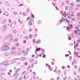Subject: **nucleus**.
<instances>
[{"label": "nucleus", "instance_id": "f257e3e1", "mask_svg": "<svg viewBox=\"0 0 80 80\" xmlns=\"http://www.w3.org/2000/svg\"><path fill=\"white\" fill-rule=\"evenodd\" d=\"M1 50L3 51H7V50H9V47L8 46H2L1 48Z\"/></svg>", "mask_w": 80, "mask_h": 80}, {"label": "nucleus", "instance_id": "f03ea898", "mask_svg": "<svg viewBox=\"0 0 80 80\" xmlns=\"http://www.w3.org/2000/svg\"><path fill=\"white\" fill-rule=\"evenodd\" d=\"M7 26L6 25H4L2 27V32H5L6 31V28H7Z\"/></svg>", "mask_w": 80, "mask_h": 80}, {"label": "nucleus", "instance_id": "7ed1b4c3", "mask_svg": "<svg viewBox=\"0 0 80 80\" xmlns=\"http://www.w3.org/2000/svg\"><path fill=\"white\" fill-rule=\"evenodd\" d=\"M10 45V43L9 42H7L3 44V46H5V47H8V46Z\"/></svg>", "mask_w": 80, "mask_h": 80}, {"label": "nucleus", "instance_id": "20e7f679", "mask_svg": "<svg viewBox=\"0 0 80 80\" xmlns=\"http://www.w3.org/2000/svg\"><path fill=\"white\" fill-rule=\"evenodd\" d=\"M22 53L23 54V55L24 56L27 55V52H25V51L23 50L22 52Z\"/></svg>", "mask_w": 80, "mask_h": 80}, {"label": "nucleus", "instance_id": "39448f33", "mask_svg": "<svg viewBox=\"0 0 80 80\" xmlns=\"http://www.w3.org/2000/svg\"><path fill=\"white\" fill-rule=\"evenodd\" d=\"M8 61H6L3 63L2 64L4 65H8Z\"/></svg>", "mask_w": 80, "mask_h": 80}, {"label": "nucleus", "instance_id": "423d86ee", "mask_svg": "<svg viewBox=\"0 0 80 80\" xmlns=\"http://www.w3.org/2000/svg\"><path fill=\"white\" fill-rule=\"evenodd\" d=\"M3 15H4V16H8V13L5 12L3 14H2Z\"/></svg>", "mask_w": 80, "mask_h": 80}, {"label": "nucleus", "instance_id": "0eeeda50", "mask_svg": "<svg viewBox=\"0 0 80 80\" xmlns=\"http://www.w3.org/2000/svg\"><path fill=\"white\" fill-rule=\"evenodd\" d=\"M20 52H18L15 53V54L16 55H17L18 56L19 55H20Z\"/></svg>", "mask_w": 80, "mask_h": 80}, {"label": "nucleus", "instance_id": "6e6552de", "mask_svg": "<svg viewBox=\"0 0 80 80\" xmlns=\"http://www.w3.org/2000/svg\"><path fill=\"white\" fill-rule=\"evenodd\" d=\"M70 29H71V28H70V26H68L66 28L67 30L68 31V32H69V30Z\"/></svg>", "mask_w": 80, "mask_h": 80}, {"label": "nucleus", "instance_id": "1a4fd4ad", "mask_svg": "<svg viewBox=\"0 0 80 80\" xmlns=\"http://www.w3.org/2000/svg\"><path fill=\"white\" fill-rule=\"evenodd\" d=\"M75 29L77 30V32H80V30H79V28L78 27H76L75 28Z\"/></svg>", "mask_w": 80, "mask_h": 80}, {"label": "nucleus", "instance_id": "9d476101", "mask_svg": "<svg viewBox=\"0 0 80 80\" xmlns=\"http://www.w3.org/2000/svg\"><path fill=\"white\" fill-rule=\"evenodd\" d=\"M10 63L11 64H13V63H15V61L14 60H12L11 62H10Z\"/></svg>", "mask_w": 80, "mask_h": 80}, {"label": "nucleus", "instance_id": "9b49d317", "mask_svg": "<svg viewBox=\"0 0 80 80\" xmlns=\"http://www.w3.org/2000/svg\"><path fill=\"white\" fill-rule=\"evenodd\" d=\"M30 21H29V25H32V20L31 19H30Z\"/></svg>", "mask_w": 80, "mask_h": 80}, {"label": "nucleus", "instance_id": "f8f14e48", "mask_svg": "<svg viewBox=\"0 0 80 80\" xmlns=\"http://www.w3.org/2000/svg\"><path fill=\"white\" fill-rule=\"evenodd\" d=\"M63 15L64 17H67V13H66V12H63Z\"/></svg>", "mask_w": 80, "mask_h": 80}, {"label": "nucleus", "instance_id": "ddd939ff", "mask_svg": "<svg viewBox=\"0 0 80 80\" xmlns=\"http://www.w3.org/2000/svg\"><path fill=\"white\" fill-rule=\"evenodd\" d=\"M18 22L20 24H22V22L20 20V19H18Z\"/></svg>", "mask_w": 80, "mask_h": 80}, {"label": "nucleus", "instance_id": "4468645a", "mask_svg": "<svg viewBox=\"0 0 80 80\" xmlns=\"http://www.w3.org/2000/svg\"><path fill=\"white\" fill-rule=\"evenodd\" d=\"M5 5H7V6H9L10 3H9L8 2H6L5 3Z\"/></svg>", "mask_w": 80, "mask_h": 80}, {"label": "nucleus", "instance_id": "2eb2a0df", "mask_svg": "<svg viewBox=\"0 0 80 80\" xmlns=\"http://www.w3.org/2000/svg\"><path fill=\"white\" fill-rule=\"evenodd\" d=\"M9 38V37L8 36H6L5 37V39H6V40H7V39H8Z\"/></svg>", "mask_w": 80, "mask_h": 80}, {"label": "nucleus", "instance_id": "dca6fc26", "mask_svg": "<svg viewBox=\"0 0 80 80\" xmlns=\"http://www.w3.org/2000/svg\"><path fill=\"white\" fill-rule=\"evenodd\" d=\"M6 22V19H4L2 22V23L4 24Z\"/></svg>", "mask_w": 80, "mask_h": 80}, {"label": "nucleus", "instance_id": "f3484780", "mask_svg": "<svg viewBox=\"0 0 80 80\" xmlns=\"http://www.w3.org/2000/svg\"><path fill=\"white\" fill-rule=\"evenodd\" d=\"M78 8H74V11H78Z\"/></svg>", "mask_w": 80, "mask_h": 80}, {"label": "nucleus", "instance_id": "a211bd4d", "mask_svg": "<svg viewBox=\"0 0 80 80\" xmlns=\"http://www.w3.org/2000/svg\"><path fill=\"white\" fill-rule=\"evenodd\" d=\"M66 21L67 22V23H70V21L69 20H67L66 18H65Z\"/></svg>", "mask_w": 80, "mask_h": 80}, {"label": "nucleus", "instance_id": "6ab92c4d", "mask_svg": "<svg viewBox=\"0 0 80 80\" xmlns=\"http://www.w3.org/2000/svg\"><path fill=\"white\" fill-rule=\"evenodd\" d=\"M24 65L25 66H27V65H28V62H26L24 63Z\"/></svg>", "mask_w": 80, "mask_h": 80}, {"label": "nucleus", "instance_id": "aec40b11", "mask_svg": "<svg viewBox=\"0 0 80 80\" xmlns=\"http://www.w3.org/2000/svg\"><path fill=\"white\" fill-rule=\"evenodd\" d=\"M27 78H28V77H26V76H25V75L24 76V78H23L25 80H26V79H27Z\"/></svg>", "mask_w": 80, "mask_h": 80}, {"label": "nucleus", "instance_id": "412c9836", "mask_svg": "<svg viewBox=\"0 0 80 80\" xmlns=\"http://www.w3.org/2000/svg\"><path fill=\"white\" fill-rule=\"evenodd\" d=\"M18 73H15L14 74L15 77H18Z\"/></svg>", "mask_w": 80, "mask_h": 80}, {"label": "nucleus", "instance_id": "4be33fe9", "mask_svg": "<svg viewBox=\"0 0 80 80\" xmlns=\"http://www.w3.org/2000/svg\"><path fill=\"white\" fill-rule=\"evenodd\" d=\"M30 65H29L28 66V67L27 68V69L28 70H29V69H30Z\"/></svg>", "mask_w": 80, "mask_h": 80}, {"label": "nucleus", "instance_id": "5701e85b", "mask_svg": "<svg viewBox=\"0 0 80 80\" xmlns=\"http://www.w3.org/2000/svg\"><path fill=\"white\" fill-rule=\"evenodd\" d=\"M41 49V48H39L36 49V51H37V52H38V51H40V50Z\"/></svg>", "mask_w": 80, "mask_h": 80}, {"label": "nucleus", "instance_id": "b1692460", "mask_svg": "<svg viewBox=\"0 0 80 80\" xmlns=\"http://www.w3.org/2000/svg\"><path fill=\"white\" fill-rule=\"evenodd\" d=\"M22 14L23 15V16H26V15H27V13L25 12H23Z\"/></svg>", "mask_w": 80, "mask_h": 80}, {"label": "nucleus", "instance_id": "393cba45", "mask_svg": "<svg viewBox=\"0 0 80 80\" xmlns=\"http://www.w3.org/2000/svg\"><path fill=\"white\" fill-rule=\"evenodd\" d=\"M73 9V8L72 7H70L69 8V10H72Z\"/></svg>", "mask_w": 80, "mask_h": 80}, {"label": "nucleus", "instance_id": "a878e982", "mask_svg": "<svg viewBox=\"0 0 80 80\" xmlns=\"http://www.w3.org/2000/svg\"><path fill=\"white\" fill-rule=\"evenodd\" d=\"M42 22L40 21H38V24H40V23H41Z\"/></svg>", "mask_w": 80, "mask_h": 80}, {"label": "nucleus", "instance_id": "bb28decb", "mask_svg": "<svg viewBox=\"0 0 80 80\" xmlns=\"http://www.w3.org/2000/svg\"><path fill=\"white\" fill-rule=\"evenodd\" d=\"M13 32L14 34L16 33H17V31L14 30L13 31Z\"/></svg>", "mask_w": 80, "mask_h": 80}, {"label": "nucleus", "instance_id": "cd10ccee", "mask_svg": "<svg viewBox=\"0 0 80 80\" xmlns=\"http://www.w3.org/2000/svg\"><path fill=\"white\" fill-rule=\"evenodd\" d=\"M33 59H31L30 61V63H33Z\"/></svg>", "mask_w": 80, "mask_h": 80}, {"label": "nucleus", "instance_id": "c85d7f7f", "mask_svg": "<svg viewBox=\"0 0 80 80\" xmlns=\"http://www.w3.org/2000/svg\"><path fill=\"white\" fill-rule=\"evenodd\" d=\"M70 5L72 7H73V6H74V4H73V3H71Z\"/></svg>", "mask_w": 80, "mask_h": 80}, {"label": "nucleus", "instance_id": "c756f323", "mask_svg": "<svg viewBox=\"0 0 80 80\" xmlns=\"http://www.w3.org/2000/svg\"><path fill=\"white\" fill-rule=\"evenodd\" d=\"M13 24H14V25H17V22L16 21L14 22L13 23Z\"/></svg>", "mask_w": 80, "mask_h": 80}, {"label": "nucleus", "instance_id": "7c9ffc66", "mask_svg": "<svg viewBox=\"0 0 80 80\" xmlns=\"http://www.w3.org/2000/svg\"><path fill=\"white\" fill-rule=\"evenodd\" d=\"M20 68L16 70V72H19V71H20Z\"/></svg>", "mask_w": 80, "mask_h": 80}, {"label": "nucleus", "instance_id": "2f4dec72", "mask_svg": "<svg viewBox=\"0 0 80 80\" xmlns=\"http://www.w3.org/2000/svg\"><path fill=\"white\" fill-rule=\"evenodd\" d=\"M77 16H78V17H79L80 16V13L78 12L77 14Z\"/></svg>", "mask_w": 80, "mask_h": 80}, {"label": "nucleus", "instance_id": "473e14b6", "mask_svg": "<svg viewBox=\"0 0 80 80\" xmlns=\"http://www.w3.org/2000/svg\"><path fill=\"white\" fill-rule=\"evenodd\" d=\"M18 41V38H16L14 40V42H17Z\"/></svg>", "mask_w": 80, "mask_h": 80}, {"label": "nucleus", "instance_id": "72a5a7b5", "mask_svg": "<svg viewBox=\"0 0 80 80\" xmlns=\"http://www.w3.org/2000/svg\"><path fill=\"white\" fill-rule=\"evenodd\" d=\"M78 20H80V17H78L77 18Z\"/></svg>", "mask_w": 80, "mask_h": 80}, {"label": "nucleus", "instance_id": "f704fd0d", "mask_svg": "<svg viewBox=\"0 0 80 80\" xmlns=\"http://www.w3.org/2000/svg\"><path fill=\"white\" fill-rule=\"evenodd\" d=\"M15 53L16 52H15V51H12V52L11 53H12V54H15Z\"/></svg>", "mask_w": 80, "mask_h": 80}, {"label": "nucleus", "instance_id": "c9c22d12", "mask_svg": "<svg viewBox=\"0 0 80 80\" xmlns=\"http://www.w3.org/2000/svg\"><path fill=\"white\" fill-rule=\"evenodd\" d=\"M9 41H10V42H13V39H12V38H10L9 40Z\"/></svg>", "mask_w": 80, "mask_h": 80}, {"label": "nucleus", "instance_id": "e433bc0d", "mask_svg": "<svg viewBox=\"0 0 80 80\" xmlns=\"http://www.w3.org/2000/svg\"><path fill=\"white\" fill-rule=\"evenodd\" d=\"M32 74L33 75V76H35V72H32Z\"/></svg>", "mask_w": 80, "mask_h": 80}, {"label": "nucleus", "instance_id": "4c0bfd02", "mask_svg": "<svg viewBox=\"0 0 80 80\" xmlns=\"http://www.w3.org/2000/svg\"><path fill=\"white\" fill-rule=\"evenodd\" d=\"M26 12H27V13H28L29 12V9H27V10L26 11Z\"/></svg>", "mask_w": 80, "mask_h": 80}, {"label": "nucleus", "instance_id": "58836bf2", "mask_svg": "<svg viewBox=\"0 0 80 80\" xmlns=\"http://www.w3.org/2000/svg\"><path fill=\"white\" fill-rule=\"evenodd\" d=\"M29 37L30 38H32V35H29Z\"/></svg>", "mask_w": 80, "mask_h": 80}, {"label": "nucleus", "instance_id": "ea45409f", "mask_svg": "<svg viewBox=\"0 0 80 80\" xmlns=\"http://www.w3.org/2000/svg\"><path fill=\"white\" fill-rule=\"evenodd\" d=\"M62 21H63V22H65V18H62Z\"/></svg>", "mask_w": 80, "mask_h": 80}, {"label": "nucleus", "instance_id": "a19ab883", "mask_svg": "<svg viewBox=\"0 0 80 80\" xmlns=\"http://www.w3.org/2000/svg\"><path fill=\"white\" fill-rule=\"evenodd\" d=\"M68 18H69V19H72V17H71L70 16H68Z\"/></svg>", "mask_w": 80, "mask_h": 80}, {"label": "nucleus", "instance_id": "79ce46f5", "mask_svg": "<svg viewBox=\"0 0 80 80\" xmlns=\"http://www.w3.org/2000/svg\"><path fill=\"white\" fill-rule=\"evenodd\" d=\"M72 21H75V18H72Z\"/></svg>", "mask_w": 80, "mask_h": 80}, {"label": "nucleus", "instance_id": "37998d69", "mask_svg": "<svg viewBox=\"0 0 80 80\" xmlns=\"http://www.w3.org/2000/svg\"><path fill=\"white\" fill-rule=\"evenodd\" d=\"M15 47H13L12 48V50H15Z\"/></svg>", "mask_w": 80, "mask_h": 80}, {"label": "nucleus", "instance_id": "c03bdc74", "mask_svg": "<svg viewBox=\"0 0 80 80\" xmlns=\"http://www.w3.org/2000/svg\"><path fill=\"white\" fill-rule=\"evenodd\" d=\"M69 26H70L71 28H73V25H72L69 24Z\"/></svg>", "mask_w": 80, "mask_h": 80}, {"label": "nucleus", "instance_id": "a18cd8bd", "mask_svg": "<svg viewBox=\"0 0 80 80\" xmlns=\"http://www.w3.org/2000/svg\"><path fill=\"white\" fill-rule=\"evenodd\" d=\"M25 60V58H22V60Z\"/></svg>", "mask_w": 80, "mask_h": 80}, {"label": "nucleus", "instance_id": "49530a36", "mask_svg": "<svg viewBox=\"0 0 80 80\" xmlns=\"http://www.w3.org/2000/svg\"><path fill=\"white\" fill-rule=\"evenodd\" d=\"M19 43H17L16 44V46H19Z\"/></svg>", "mask_w": 80, "mask_h": 80}, {"label": "nucleus", "instance_id": "de8ad7c7", "mask_svg": "<svg viewBox=\"0 0 80 80\" xmlns=\"http://www.w3.org/2000/svg\"><path fill=\"white\" fill-rule=\"evenodd\" d=\"M23 43H26V40L23 41Z\"/></svg>", "mask_w": 80, "mask_h": 80}, {"label": "nucleus", "instance_id": "09e8293b", "mask_svg": "<svg viewBox=\"0 0 80 80\" xmlns=\"http://www.w3.org/2000/svg\"><path fill=\"white\" fill-rule=\"evenodd\" d=\"M77 34L78 35H80V32H77Z\"/></svg>", "mask_w": 80, "mask_h": 80}, {"label": "nucleus", "instance_id": "8fccbe9b", "mask_svg": "<svg viewBox=\"0 0 80 80\" xmlns=\"http://www.w3.org/2000/svg\"><path fill=\"white\" fill-rule=\"evenodd\" d=\"M3 77H0V80H2L3 79Z\"/></svg>", "mask_w": 80, "mask_h": 80}, {"label": "nucleus", "instance_id": "3c124183", "mask_svg": "<svg viewBox=\"0 0 80 80\" xmlns=\"http://www.w3.org/2000/svg\"><path fill=\"white\" fill-rule=\"evenodd\" d=\"M68 6H66L65 8L66 10H68Z\"/></svg>", "mask_w": 80, "mask_h": 80}, {"label": "nucleus", "instance_id": "603ef678", "mask_svg": "<svg viewBox=\"0 0 80 80\" xmlns=\"http://www.w3.org/2000/svg\"><path fill=\"white\" fill-rule=\"evenodd\" d=\"M33 42L34 43H35V39H33Z\"/></svg>", "mask_w": 80, "mask_h": 80}, {"label": "nucleus", "instance_id": "864d4df0", "mask_svg": "<svg viewBox=\"0 0 80 80\" xmlns=\"http://www.w3.org/2000/svg\"><path fill=\"white\" fill-rule=\"evenodd\" d=\"M74 33H75V34L77 33V31H76V30H75L74 31Z\"/></svg>", "mask_w": 80, "mask_h": 80}, {"label": "nucleus", "instance_id": "5fc2aeb1", "mask_svg": "<svg viewBox=\"0 0 80 80\" xmlns=\"http://www.w3.org/2000/svg\"><path fill=\"white\" fill-rule=\"evenodd\" d=\"M40 42V40H38L37 42L36 43H39Z\"/></svg>", "mask_w": 80, "mask_h": 80}, {"label": "nucleus", "instance_id": "6e6d98bb", "mask_svg": "<svg viewBox=\"0 0 80 80\" xmlns=\"http://www.w3.org/2000/svg\"><path fill=\"white\" fill-rule=\"evenodd\" d=\"M68 40H71V37H69L68 38Z\"/></svg>", "mask_w": 80, "mask_h": 80}, {"label": "nucleus", "instance_id": "4d7b16f0", "mask_svg": "<svg viewBox=\"0 0 80 80\" xmlns=\"http://www.w3.org/2000/svg\"><path fill=\"white\" fill-rule=\"evenodd\" d=\"M76 56H78V52L76 53Z\"/></svg>", "mask_w": 80, "mask_h": 80}, {"label": "nucleus", "instance_id": "13d9d810", "mask_svg": "<svg viewBox=\"0 0 80 80\" xmlns=\"http://www.w3.org/2000/svg\"><path fill=\"white\" fill-rule=\"evenodd\" d=\"M80 0H76V2L78 3L80 2Z\"/></svg>", "mask_w": 80, "mask_h": 80}, {"label": "nucleus", "instance_id": "bf43d9fd", "mask_svg": "<svg viewBox=\"0 0 80 80\" xmlns=\"http://www.w3.org/2000/svg\"><path fill=\"white\" fill-rule=\"evenodd\" d=\"M77 7H80V4L77 5Z\"/></svg>", "mask_w": 80, "mask_h": 80}, {"label": "nucleus", "instance_id": "052dcab7", "mask_svg": "<svg viewBox=\"0 0 80 80\" xmlns=\"http://www.w3.org/2000/svg\"><path fill=\"white\" fill-rule=\"evenodd\" d=\"M10 74H11L10 72H8V75H10Z\"/></svg>", "mask_w": 80, "mask_h": 80}, {"label": "nucleus", "instance_id": "680f3d73", "mask_svg": "<svg viewBox=\"0 0 80 80\" xmlns=\"http://www.w3.org/2000/svg\"><path fill=\"white\" fill-rule=\"evenodd\" d=\"M25 73V71H24L22 73V75H24Z\"/></svg>", "mask_w": 80, "mask_h": 80}, {"label": "nucleus", "instance_id": "e2e57ef3", "mask_svg": "<svg viewBox=\"0 0 80 80\" xmlns=\"http://www.w3.org/2000/svg\"><path fill=\"white\" fill-rule=\"evenodd\" d=\"M23 33L25 34L26 33V31H23Z\"/></svg>", "mask_w": 80, "mask_h": 80}, {"label": "nucleus", "instance_id": "0e129e2a", "mask_svg": "<svg viewBox=\"0 0 80 80\" xmlns=\"http://www.w3.org/2000/svg\"><path fill=\"white\" fill-rule=\"evenodd\" d=\"M57 80H60V78L59 77H58L57 78Z\"/></svg>", "mask_w": 80, "mask_h": 80}, {"label": "nucleus", "instance_id": "69168bd1", "mask_svg": "<svg viewBox=\"0 0 80 80\" xmlns=\"http://www.w3.org/2000/svg\"><path fill=\"white\" fill-rule=\"evenodd\" d=\"M37 37V34H36L35 35V38H36V37Z\"/></svg>", "mask_w": 80, "mask_h": 80}, {"label": "nucleus", "instance_id": "338daca9", "mask_svg": "<svg viewBox=\"0 0 80 80\" xmlns=\"http://www.w3.org/2000/svg\"><path fill=\"white\" fill-rule=\"evenodd\" d=\"M54 71L56 73H57V70H54Z\"/></svg>", "mask_w": 80, "mask_h": 80}, {"label": "nucleus", "instance_id": "774afa93", "mask_svg": "<svg viewBox=\"0 0 80 80\" xmlns=\"http://www.w3.org/2000/svg\"><path fill=\"white\" fill-rule=\"evenodd\" d=\"M70 16L71 17H74V15L73 14H71Z\"/></svg>", "mask_w": 80, "mask_h": 80}]
</instances>
